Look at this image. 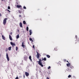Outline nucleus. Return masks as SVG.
I'll list each match as a JSON object with an SVG mask.
<instances>
[{
	"label": "nucleus",
	"mask_w": 79,
	"mask_h": 79,
	"mask_svg": "<svg viewBox=\"0 0 79 79\" xmlns=\"http://www.w3.org/2000/svg\"><path fill=\"white\" fill-rule=\"evenodd\" d=\"M39 61H37V62H38V64H39L42 67H43L44 66V65L42 64V60L41 59H39Z\"/></svg>",
	"instance_id": "obj_1"
},
{
	"label": "nucleus",
	"mask_w": 79,
	"mask_h": 79,
	"mask_svg": "<svg viewBox=\"0 0 79 79\" xmlns=\"http://www.w3.org/2000/svg\"><path fill=\"white\" fill-rule=\"evenodd\" d=\"M73 66H70V67H69L68 68V70H67L68 71L70 72L71 70V69H73Z\"/></svg>",
	"instance_id": "obj_2"
},
{
	"label": "nucleus",
	"mask_w": 79,
	"mask_h": 79,
	"mask_svg": "<svg viewBox=\"0 0 79 79\" xmlns=\"http://www.w3.org/2000/svg\"><path fill=\"white\" fill-rule=\"evenodd\" d=\"M8 19L7 18H5L3 20V24L4 25H5L6 23V20Z\"/></svg>",
	"instance_id": "obj_3"
},
{
	"label": "nucleus",
	"mask_w": 79,
	"mask_h": 79,
	"mask_svg": "<svg viewBox=\"0 0 79 79\" xmlns=\"http://www.w3.org/2000/svg\"><path fill=\"white\" fill-rule=\"evenodd\" d=\"M37 53L36 57L38 59H39V58L40 57V54L37 51L36 52Z\"/></svg>",
	"instance_id": "obj_4"
},
{
	"label": "nucleus",
	"mask_w": 79,
	"mask_h": 79,
	"mask_svg": "<svg viewBox=\"0 0 79 79\" xmlns=\"http://www.w3.org/2000/svg\"><path fill=\"white\" fill-rule=\"evenodd\" d=\"M6 58H7V60L8 61H9L10 60L8 56V53H6Z\"/></svg>",
	"instance_id": "obj_5"
},
{
	"label": "nucleus",
	"mask_w": 79,
	"mask_h": 79,
	"mask_svg": "<svg viewBox=\"0 0 79 79\" xmlns=\"http://www.w3.org/2000/svg\"><path fill=\"white\" fill-rule=\"evenodd\" d=\"M10 44L12 45V47H13V48H14V46H15V43H13L12 42H10Z\"/></svg>",
	"instance_id": "obj_6"
},
{
	"label": "nucleus",
	"mask_w": 79,
	"mask_h": 79,
	"mask_svg": "<svg viewBox=\"0 0 79 79\" xmlns=\"http://www.w3.org/2000/svg\"><path fill=\"white\" fill-rule=\"evenodd\" d=\"M22 47H23L24 48H25L26 46L24 45V42H23L22 44Z\"/></svg>",
	"instance_id": "obj_7"
},
{
	"label": "nucleus",
	"mask_w": 79,
	"mask_h": 79,
	"mask_svg": "<svg viewBox=\"0 0 79 79\" xmlns=\"http://www.w3.org/2000/svg\"><path fill=\"white\" fill-rule=\"evenodd\" d=\"M27 56H25L24 57H23V59L25 61H27Z\"/></svg>",
	"instance_id": "obj_8"
},
{
	"label": "nucleus",
	"mask_w": 79,
	"mask_h": 79,
	"mask_svg": "<svg viewBox=\"0 0 79 79\" xmlns=\"http://www.w3.org/2000/svg\"><path fill=\"white\" fill-rule=\"evenodd\" d=\"M22 25L23 24L21 22L20 23V27L22 28L23 27Z\"/></svg>",
	"instance_id": "obj_9"
},
{
	"label": "nucleus",
	"mask_w": 79,
	"mask_h": 79,
	"mask_svg": "<svg viewBox=\"0 0 79 79\" xmlns=\"http://www.w3.org/2000/svg\"><path fill=\"white\" fill-rule=\"evenodd\" d=\"M42 61H46L47 60L46 58L45 57L43 59V58H42Z\"/></svg>",
	"instance_id": "obj_10"
},
{
	"label": "nucleus",
	"mask_w": 79,
	"mask_h": 79,
	"mask_svg": "<svg viewBox=\"0 0 79 79\" xmlns=\"http://www.w3.org/2000/svg\"><path fill=\"white\" fill-rule=\"evenodd\" d=\"M29 75V73H27V72H25V75H26V76H28Z\"/></svg>",
	"instance_id": "obj_11"
},
{
	"label": "nucleus",
	"mask_w": 79,
	"mask_h": 79,
	"mask_svg": "<svg viewBox=\"0 0 79 79\" xmlns=\"http://www.w3.org/2000/svg\"><path fill=\"white\" fill-rule=\"evenodd\" d=\"M22 7V6L21 5H17V8H20V7Z\"/></svg>",
	"instance_id": "obj_12"
},
{
	"label": "nucleus",
	"mask_w": 79,
	"mask_h": 79,
	"mask_svg": "<svg viewBox=\"0 0 79 79\" xmlns=\"http://www.w3.org/2000/svg\"><path fill=\"white\" fill-rule=\"evenodd\" d=\"M9 39H10V40L11 41L12 40H13L12 38L11 37V36L10 35H9Z\"/></svg>",
	"instance_id": "obj_13"
},
{
	"label": "nucleus",
	"mask_w": 79,
	"mask_h": 79,
	"mask_svg": "<svg viewBox=\"0 0 79 79\" xmlns=\"http://www.w3.org/2000/svg\"><path fill=\"white\" fill-rule=\"evenodd\" d=\"M66 65L67 67H69V66H71V64L70 63L67 64Z\"/></svg>",
	"instance_id": "obj_14"
},
{
	"label": "nucleus",
	"mask_w": 79,
	"mask_h": 79,
	"mask_svg": "<svg viewBox=\"0 0 79 79\" xmlns=\"http://www.w3.org/2000/svg\"><path fill=\"white\" fill-rule=\"evenodd\" d=\"M32 33V31L31 30H30V35H31Z\"/></svg>",
	"instance_id": "obj_15"
},
{
	"label": "nucleus",
	"mask_w": 79,
	"mask_h": 79,
	"mask_svg": "<svg viewBox=\"0 0 79 79\" xmlns=\"http://www.w3.org/2000/svg\"><path fill=\"white\" fill-rule=\"evenodd\" d=\"M29 59L31 61H32V60L31 59V56H29Z\"/></svg>",
	"instance_id": "obj_16"
},
{
	"label": "nucleus",
	"mask_w": 79,
	"mask_h": 79,
	"mask_svg": "<svg viewBox=\"0 0 79 79\" xmlns=\"http://www.w3.org/2000/svg\"><path fill=\"white\" fill-rule=\"evenodd\" d=\"M46 56L48 58H49L50 57V55H47Z\"/></svg>",
	"instance_id": "obj_17"
},
{
	"label": "nucleus",
	"mask_w": 79,
	"mask_h": 79,
	"mask_svg": "<svg viewBox=\"0 0 79 79\" xmlns=\"http://www.w3.org/2000/svg\"><path fill=\"white\" fill-rule=\"evenodd\" d=\"M30 40L32 42H33V40H32V39L31 38H30Z\"/></svg>",
	"instance_id": "obj_18"
},
{
	"label": "nucleus",
	"mask_w": 79,
	"mask_h": 79,
	"mask_svg": "<svg viewBox=\"0 0 79 79\" xmlns=\"http://www.w3.org/2000/svg\"><path fill=\"white\" fill-rule=\"evenodd\" d=\"M2 39L3 40H5V37L3 36V35H2Z\"/></svg>",
	"instance_id": "obj_19"
},
{
	"label": "nucleus",
	"mask_w": 79,
	"mask_h": 79,
	"mask_svg": "<svg viewBox=\"0 0 79 79\" xmlns=\"http://www.w3.org/2000/svg\"><path fill=\"white\" fill-rule=\"evenodd\" d=\"M19 34H18V35H17V37H16V38H17V39H18L19 38Z\"/></svg>",
	"instance_id": "obj_20"
},
{
	"label": "nucleus",
	"mask_w": 79,
	"mask_h": 79,
	"mask_svg": "<svg viewBox=\"0 0 79 79\" xmlns=\"http://www.w3.org/2000/svg\"><path fill=\"white\" fill-rule=\"evenodd\" d=\"M11 48V47H9V48H8V49L9 50V51H10Z\"/></svg>",
	"instance_id": "obj_21"
},
{
	"label": "nucleus",
	"mask_w": 79,
	"mask_h": 79,
	"mask_svg": "<svg viewBox=\"0 0 79 79\" xmlns=\"http://www.w3.org/2000/svg\"><path fill=\"white\" fill-rule=\"evenodd\" d=\"M23 24L25 25L26 24V21H23Z\"/></svg>",
	"instance_id": "obj_22"
},
{
	"label": "nucleus",
	"mask_w": 79,
	"mask_h": 79,
	"mask_svg": "<svg viewBox=\"0 0 79 79\" xmlns=\"http://www.w3.org/2000/svg\"><path fill=\"white\" fill-rule=\"evenodd\" d=\"M19 14H21L22 13V12L20 10H19Z\"/></svg>",
	"instance_id": "obj_23"
},
{
	"label": "nucleus",
	"mask_w": 79,
	"mask_h": 79,
	"mask_svg": "<svg viewBox=\"0 0 79 79\" xmlns=\"http://www.w3.org/2000/svg\"><path fill=\"white\" fill-rule=\"evenodd\" d=\"M75 39H76V40H77V35H76L75 36Z\"/></svg>",
	"instance_id": "obj_24"
},
{
	"label": "nucleus",
	"mask_w": 79,
	"mask_h": 79,
	"mask_svg": "<svg viewBox=\"0 0 79 79\" xmlns=\"http://www.w3.org/2000/svg\"><path fill=\"white\" fill-rule=\"evenodd\" d=\"M72 77L71 75H69V76H68V77L69 78H70Z\"/></svg>",
	"instance_id": "obj_25"
},
{
	"label": "nucleus",
	"mask_w": 79,
	"mask_h": 79,
	"mask_svg": "<svg viewBox=\"0 0 79 79\" xmlns=\"http://www.w3.org/2000/svg\"><path fill=\"white\" fill-rule=\"evenodd\" d=\"M29 30V27H27V31H28Z\"/></svg>",
	"instance_id": "obj_26"
},
{
	"label": "nucleus",
	"mask_w": 79,
	"mask_h": 79,
	"mask_svg": "<svg viewBox=\"0 0 79 79\" xmlns=\"http://www.w3.org/2000/svg\"><path fill=\"white\" fill-rule=\"evenodd\" d=\"M18 47H16V51H18Z\"/></svg>",
	"instance_id": "obj_27"
},
{
	"label": "nucleus",
	"mask_w": 79,
	"mask_h": 79,
	"mask_svg": "<svg viewBox=\"0 0 79 79\" xmlns=\"http://www.w3.org/2000/svg\"><path fill=\"white\" fill-rule=\"evenodd\" d=\"M54 50H55V51H57V48H54Z\"/></svg>",
	"instance_id": "obj_28"
},
{
	"label": "nucleus",
	"mask_w": 79,
	"mask_h": 79,
	"mask_svg": "<svg viewBox=\"0 0 79 79\" xmlns=\"http://www.w3.org/2000/svg\"><path fill=\"white\" fill-rule=\"evenodd\" d=\"M7 9L9 10L10 9V6H8V7H7Z\"/></svg>",
	"instance_id": "obj_29"
},
{
	"label": "nucleus",
	"mask_w": 79,
	"mask_h": 79,
	"mask_svg": "<svg viewBox=\"0 0 79 79\" xmlns=\"http://www.w3.org/2000/svg\"><path fill=\"white\" fill-rule=\"evenodd\" d=\"M23 9H26V7L25 6H23Z\"/></svg>",
	"instance_id": "obj_30"
},
{
	"label": "nucleus",
	"mask_w": 79,
	"mask_h": 79,
	"mask_svg": "<svg viewBox=\"0 0 79 79\" xmlns=\"http://www.w3.org/2000/svg\"><path fill=\"white\" fill-rule=\"evenodd\" d=\"M50 68H51V67H50V66H48V69H50Z\"/></svg>",
	"instance_id": "obj_31"
},
{
	"label": "nucleus",
	"mask_w": 79,
	"mask_h": 79,
	"mask_svg": "<svg viewBox=\"0 0 79 79\" xmlns=\"http://www.w3.org/2000/svg\"><path fill=\"white\" fill-rule=\"evenodd\" d=\"M7 11H8V12H9V13H10V11L8 9H7Z\"/></svg>",
	"instance_id": "obj_32"
},
{
	"label": "nucleus",
	"mask_w": 79,
	"mask_h": 79,
	"mask_svg": "<svg viewBox=\"0 0 79 79\" xmlns=\"http://www.w3.org/2000/svg\"><path fill=\"white\" fill-rule=\"evenodd\" d=\"M66 61V59L64 60V62H65Z\"/></svg>",
	"instance_id": "obj_33"
},
{
	"label": "nucleus",
	"mask_w": 79,
	"mask_h": 79,
	"mask_svg": "<svg viewBox=\"0 0 79 79\" xmlns=\"http://www.w3.org/2000/svg\"><path fill=\"white\" fill-rule=\"evenodd\" d=\"M33 48H35V45H33Z\"/></svg>",
	"instance_id": "obj_34"
},
{
	"label": "nucleus",
	"mask_w": 79,
	"mask_h": 79,
	"mask_svg": "<svg viewBox=\"0 0 79 79\" xmlns=\"http://www.w3.org/2000/svg\"><path fill=\"white\" fill-rule=\"evenodd\" d=\"M15 79H19L18 77H16L15 78Z\"/></svg>",
	"instance_id": "obj_35"
},
{
	"label": "nucleus",
	"mask_w": 79,
	"mask_h": 79,
	"mask_svg": "<svg viewBox=\"0 0 79 79\" xmlns=\"http://www.w3.org/2000/svg\"><path fill=\"white\" fill-rule=\"evenodd\" d=\"M19 17H21V15H19Z\"/></svg>",
	"instance_id": "obj_36"
},
{
	"label": "nucleus",
	"mask_w": 79,
	"mask_h": 79,
	"mask_svg": "<svg viewBox=\"0 0 79 79\" xmlns=\"http://www.w3.org/2000/svg\"><path fill=\"white\" fill-rule=\"evenodd\" d=\"M0 16L1 17L2 16V14H1V13L0 14Z\"/></svg>",
	"instance_id": "obj_37"
},
{
	"label": "nucleus",
	"mask_w": 79,
	"mask_h": 79,
	"mask_svg": "<svg viewBox=\"0 0 79 79\" xmlns=\"http://www.w3.org/2000/svg\"><path fill=\"white\" fill-rule=\"evenodd\" d=\"M47 79H49V78L48 77H47Z\"/></svg>",
	"instance_id": "obj_38"
},
{
	"label": "nucleus",
	"mask_w": 79,
	"mask_h": 79,
	"mask_svg": "<svg viewBox=\"0 0 79 79\" xmlns=\"http://www.w3.org/2000/svg\"><path fill=\"white\" fill-rule=\"evenodd\" d=\"M12 32H10V34L11 35H12Z\"/></svg>",
	"instance_id": "obj_39"
},
{
	"label": "nucleus",
	"mask_w": 79,
	"mask_h": 79,
	"mask_svg": "<svg viewBox=\"0 0 79 79\" xmlns=\"http://www.w3.org/2000/svg\"><path fill=\"white\" fill-rule=\"evenodd\" d=\"M17 31L19 32V30H17Z\"/></svg>",
	"instance_id": "obj_40"
},
{
	"label": "nucleus",
	"mask_w": 79,
	"mask_h": 79,
	"mask_svg": "<svg viewBox=\"0 0 79 79\" xmlns=\"http://www.w3.org/2000/svg\"><path fill=\"white\" fill-rule=\"evenodd\" d=\"M67 62H68V63H69V61H67Z\"/></svg>",
	"instance_id": "obj_41"
},
{
	"label": "nucleus",
	"mask_w": 79,
	"mask_h": 79,
	"mask_svg": "<svg viewBox=\"0 0 79 79\" xmlns=\"http://www.w3.org/2000/svg\"><path fill=\"white\" fill-rule=\"evenodd\" d=\"M2 1H3L4 0H1Z\"/></svg>",
	"instance_id": "obj_42"
},
{
	"label": "nucleus",
	"mask_w": 79,
	"mask_h": 79,
	"mask_svg": "<svg viewBox=\"0 0 79 79\" xmlns=\"http://www.w3.org/2000/svg\"><path fill=\"white\" fill-rule=\"evenodd\" d=\"M75 43H76V42Z\"/></svg>",
	"instance_id": "obj_43"
},
{
	"label": "nucleus",
	"mask_w": 79,
	"mask_h": 79,
	"mask_svg": "<svg viewBox=\"0 0 79 79\" xmlns=\"http://www.w3.org/2000/svg\"><path fill=\"white\" fill-rule=\"evenodd\" d=\"M10 1H11V0H10Z\"/></svg>",
	"instance_id": "obj_44"
}]
</instances>
